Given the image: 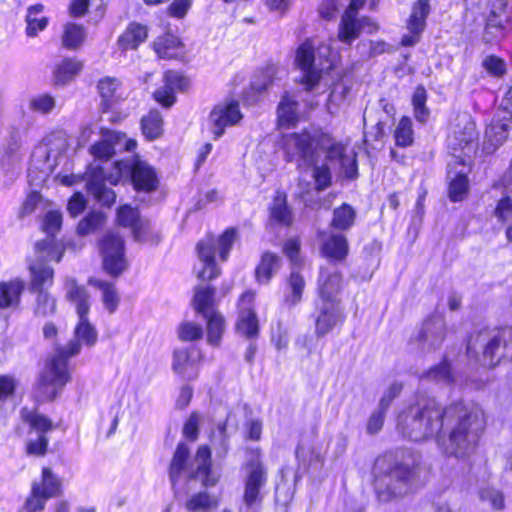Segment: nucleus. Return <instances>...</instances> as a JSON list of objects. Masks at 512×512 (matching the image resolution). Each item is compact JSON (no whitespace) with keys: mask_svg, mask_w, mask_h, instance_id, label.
<instances>
[{"mask_svg":"<svg viewBox=\"0 0 512 512\" xmlns=\"http://www.w3.org/2000/svg\"><path fill=\"white\" fill-rule=\"evenodd\" d=\"M485 427L484 412L462 402L442 407L434 398L419 397L398 416L397 428L404 437L423 441L435 437L448 456L471 455Z\"/></svg>","mask_w":512,"mask_h":512,"instance_id":"nucleus-1","label":"nucleus"},{"mask_svg":"<svg viewBox=\"0 0 512 512\" xmlns=\"http://www.w3.org/2000/svg\"><path fill=\"white\" fill-rule=\"evenodd\" d=\"M74 337L67 345L56 348L54 354L46 360L37 384L39 400L53 401L70 381L69 359L80 353L82 345L93 347L96 344L98 333L88 320V315L78 316Z\"/></svg>","mask_w":512,"mask_h":512,"instance_id":"nucleus-2","label":"nucleus"},{"mask_svg":"<svg viewBox=\"0 0 512 512\" xmlns=\"http://www.w3.org/2000/svg\"><path fill=\"white\" fill-rule=\"evenodd\" d=\"M123 176L131 179L133 187L138 191L151 192L157 189L159 181L155 170L145 161L128 159L117 161L114 172L106 175L104 168H92L87 181L88 192L102 205L111 206L116 200L115 192L105 186V181L116 185Z\"/></svg>","mask_w":512,"mask_h":512,"instance_id":"nucleus-3","label":"nucleus"},{"mask_svg":"<svg viewBox=\"0 0 512 512\" xmlns=\"http://www.w3.org/2000/svg\"><path fill=\"white\" fill-rule=\"evenodd\" d=\"M421 464L419 456L408 454L401 461L389 456L375 462V492L380 502L403 497L418 486Z\"/></svg>","mask_w":512,"mask_h":512,"instance_id":"nucleus-4","label":"nucleus"},{"mask_svg":"<svg viewBox=\"0 0 512 512\" xmlns=\"http://www.w3.org/2000/svg\"><path fill=\"white\" fill-rule=\"evenodd\" d=\"M281 147L285 159L289 162L296 161L300 168L312 165L315 156H319L321 152L326 153L328 160L339 158L342 164L349 160L344 146L335 142L329 134L322 132L286 134L282 137Z\"/></svg>","mask_w":512,"mask_h":512,"instance_id":"nucleus-5","label":"nucleus"},{"mask_svg":"<svg viewBox=\"0 0 512 512\" xmlns=\"http://www.w3.org/2000/svg\"><path fill=\"white\" fill-rule=\"evenodd\" d=\"M467 354L489 367L504 359L512 360V327L483 329L472 334L467 343Z\"/></svg>","mask_w":512,"mask_h":512,"instance_id":"nucleus-6","label":"nucleus"},{"mask_svg":"<svg viewBox=\"0 0 512 512\" xmlns=\"http://www.w3.org/2000/svg\"><path fill=\"white\" fill-rule=\"evenodd\" d=\"M189 448L184 443H179L172 457L169 477L173 489L180 479L182 472L189 473V479L200 480L204 487H213L218 482V476L211 473V451L207 445L198 448L193 463L188 466Z\"/></svg>","mask_w":512,"mask_h":512,"instance_id":"nucleus-7","label":"nucleus"},{"mask_svg":"<svg viewBox=\"0 0 512 512\" xmlns=\"http://www.w3.org/2000/svg\"><path fill=\"white\" fill-rule=\"evenodd\" d=\"M235 239L236 230L229 228L219 237L207 235L197 243L198 259L203 266L197 273L199 279L210 281L220 275L221 270L217 261L224 262L228 259Z\"/></svg>","mask_w":512,"mask_h":512,"instance_id":"nucleus-8","label":"nucleus"},{"mask_svg":"<svg viewBox=\"0 0 512 512\" xmlns=\"http://www.w3.org/2000/svg\"><path fill=\"white\" fill-rule=\"evenodd\" d=\"M317 57L309 42L303 43L296 52L295 62L303 72L302 83L307 91H312L319 83L321 73L333 68L334 59L328 46H320L317 49Z\"/></svg>","mask_w":512,"mask_h":512,"instance_id":"nucleus-9","label":"nucleus"},{"mask_svg":"<svg viewBox=\"0 0 512 512\" xmlns=\"http://www.w3.org/2000/svg\"><path fill=\"white\" fill-rule=\"evenodd\" d=\"M62 225V214L58 210H50L46 213L42 221V229L48 235L51 236L42 241H38L35 244V250L38 254V260L40 262L55 260L59 262L63 255V249L55 243L53 236L60 230Z\"/></svg>","mask_w":512,"mask_h":512,"instance_id":"nucleus-10","label":"nucleus"},{"mask_svg":"<svg viewBox=\"0 0 512 512\" xmlns=\"http://www.w3.org/2000/svg\"><path fill=\"white\" fill-rule=\"evenodd\" d=\"M100 136V140L90 147V153L96 159L107 161L117 152L133 151L136 148V141L120 132L102 128Z\"/></svg>","mask_w":512,"mask_h":512,"instance_id":"nucleus-11","label":"nucleus"},{"mask_svg":"<svg viewBox=\"0 0 512 512\" xmlns=\"http://www.w3.org/2000/svg\"><path fill=\"white\" fill-rule=\"evenodd\" d=\"M104 270L112 276L120 275L126 269L124 240L114 232H108L100 242Z\"/></svg>","mask_w":512,"mask_h":512,"instance_id":"nucleus-12","label":"nucleus"},{"mask_svg":"<svg viewBox=\"0 0 512 512\" xmlns=\"http://www.w3.org/2000/svg\"><path fill=\"white\" fill-rule=\"evenodd\" d=\"M476 139L475 123L470 116L464 114L457 117L452 133L448 137V144L453 153L462 151L463 156H470L476 147Z\"/></svg>","mask_w":512,"mask_h":512,"instance_id":"nucleus-13","label":"nucleus"},{"mask_svg":"<svg viewBox=\"0 0 512 512\" xmlns=\"http://www.w3.org/2000/svg\"><path fill=\"white\" fill-rule=\"evenodd\" d=\"M267 483V471L259 461H252L246 466V476L244 479L243 502L248 506L260 504L263 501L264 494L262 490Z\"/></svg>","mask_w":512,"mask_h":512,"instance_id":"nucleus-14","label":"nucleus"},{"mask_svg":"<svg viewBox=\"0 0 512 512\" xmlns=\"http://www.w3.org/2000/svg\"><path fill=\"white\" fill-rule=\"evenodd\" d=\"M242 114L237 101L219 103L209 114V127L214 135V139L220 138L226 127L236 125L241 119Z\"/></svg>","mask_w":512,"mask_h":512,"instance_id":"nucleus-15","label":"nucleus"},{"mask_svg":"<svg viewBox=\"0 0 512 512\" xmlns=\"http://www.w3.org/2000/svg\"><path fill=\"white\" fill-rule=\"evenodd\" d=\"M446 337V322L441 315L428 317L418 332L416 341L423 351L439 349Z\"/></svg>","mask_w":512,"mask_h":512,"instance_id":"nucleus-16","label":"nucleus"},{"mask_svg":"<svg viewBox=\"0 0 512 512\" xmlns=\"http://www.w3.org/2000/svg\"><path fill=\"white\" fill-rule=\"evenodd\" d=\"M345 320L341 302H317L315 315V335L320 338L331 332Z\"/></svg>","mask_w":512,"mask_h":512,"instance_id":"nucleus-17","label":"nucleus"},{"mask_svg":"<svg viewBox=\"0 0 512 512\" xmlns=\"http://www.w3.org/2000/svg\"><path fill=\"white\" fill-rule=\"evenodd\" d=\"M200 359L201 353L194 347L176 349L173 354L172 369L183 380H195L199 374Z\"/></svg>","mask_w":512,"mask_h":512,"instance_id":"nucleus-18","label":"nucleus"},{"mask_svg":"<svg viewBox=\"0 0 512 512\" xmlns=\"http://www.w3.org/2000/svg\"><path fill=\"white\" fill-rule=\"evenodd\" d=\"M377 30V23L368 17L357 19L356 16L342 15L337 37L342 43L350 45L363 31L373 33Z\"/></svg>","mask_w":512,"mask_h":512,"instance_id":"nucleus-19","label":"nucleus"},{"mask_svg":"<svg viewBox=\"0 0 512 512\" xmlns=\"http://www.w3.org/2000/svg\"><path fill=\"white\" fill-rule=\"evenodd\" d=\"M164 85L157 89L153 96L154 99L165 107L174 104L176 91H184L189 86V80L182 74L175 71H167L163 77Z\"/></svg>","mask_w":512,"mask_h":512,"instance_id":"nucleus-20","label":"nucleus"},{"mask_svg":"<svg viewBox=\"0 0 512 512\" xmlns=\"http://www.w3.org/2000/svg\"><path fill=\"white\" fill-rule=\"evenodd\" d=\"M254 300L252 292H245L239 299V318L236 323L238 333L247 338L256 337L258 334V319L251 305Z\"/></svg>","mask_w":512,"mask_h":512,"instance_id":"nucleus-21","label":"nucleus"},{"mask_svg":"<svg viewBox=\"0 0 512 512\" xmlns=\"http://www.w3.org/2000/svg\"><path fill=\"white\" fill-rule=\"evenodd\" d=\"M342 275L335 269L321 268L318 277V302H341L338 298Z\"/></svg>","mask_w":512,"mask_h":512,"instance_id":"nucleus-22","label":"nucleus"},{"mask_svg":"<svg viewBox=\"0 0 512 512\" xmlns=\"http://www.w3.org/2000/svg\"><path fill=\"white\" fill-rule=\"evenodd\" d=\"M349 160H346L344 164H342L341 160L339 158L333 159V161H339L341 166L348 165L349 170L347 171V174L349 176H352V173L356 171V163L355 159L351 158L350 156L346 155ZM318 157L315 156V162L310 165L309 167H313L312 169V177L314 179L315 189L318 191H323L327 189L331 185L332 181V174H331V168L328 165L327 161L328 159L325 157V161L321 164L318 163ZM329 162H332V160H329Z\"/></svg>","mask_w":512,"mask_h":512,"instance_id":"nucleus-23","label":"nucleus"},{"mask_svg":"<svg viewBox=\"0 0 512 512\" xmlns=\"http://www.w3.org/2000/svg\"><path fill=\"white\" fill-rule=\"evenodd\" d=\"M117 220L121 226L130 227L136 241H146V233L150 229L149 222H143L140 219L139 211L129 205H124L118 209Z\"/></svg>","mask_w":512,"mask_h":512,"instance_id":"nucleus-24","label":"nucleus"},{"mask_svg":"<svg viewBox=\"0 0 512 512\" xmlns=\"http://www.w3.org/2000/svg\"><path fill=\"white\" fill-rule=\"evenodd\" d=\"M504 7L505 4L502 2L499 4V6H496V4L493 5L492 10L487 17L486 27L483 35L485 42H494L506 34V31L508 30V24L510 22V17L506 14H502L501 12L498 13L496 10H502Z\"/></svg>","mask_w":512,"mask_h":512,"instance_id":"nucleus-25","label":"nucleus"},{"mask_svg":"<svg viewBox=\"0 0 512 512\" xmlns=\"http://www.w3.org/2000/svg\"><path fill=\"white\" fill-rule=\"evenodd\" d=\"M305 286L304 276L298 268L293 267L286 279L283 304L289 309L298 305L302 301Z\"/></svg>","mask_w":512,"mask_h":512,"instance_id":"nucleus-26","label":"nucleus"},{"mask_svg":"<svg viewBox=\"0 0 512 512\" xmlns=\"http://www.w3.org/2000/svg\"><path fill=\"white\" fill-rule=\"evenodd\" d=\"M64 287L65 298L75 306L77 316L82 317L83 315H88L90 310V296L86 288L79 285L73 278H66Z\"/></svg>","mask_w":512,"mask_h":512,"instance_id":"nucleus-27","label":"nucleus"},{"mask_svg":"<svg viewBox=\"0 0 512 512\" xmlns=\"http://www.w3.org/2000/svg\"><path fill=\"white\" fill-rule=\"evenodd\" d=\"M32 488L47 500L62 495V482L50 468H43L41 480L34 482Z\"/></svg>","mask_w":512,"mask_h":512,"instance_id":"nucleus-28","label":"nucleus"},{"mask_svg":"<svg viewBox=\"0 0 512 512\" xmlns=\"http://www.w3.org/2000/svg\"><path fill=\"white\" fill-rule=\"evenodd\" d=\"M23 290L24 282L19 279L0 283V309L17 307Z\"/></svg>","mask_w":512,"mask_h":512,"instance_id":"nucleus-29","label":"nucleus"},{"mask_svg":"<svg viewBox=\"0 0 512 512\" xmlns=\"http://www.w3.org/2000/svg\"><path fill=\"white\" fill-rule=\"evenodd\" d=\"M83 64L75 58H67L56 65L53 79L56 85H66L81 72Z\"/></svg>","mask_w":512,"mask_h":512,"instance_id":"nucleus-30","label":"nucleus"},{"mask_svg":"<svg viewBox=\"0 0 512 512\" xmlns=\"http://www.w3.org/2000/svg\"><path fill=\"white\" fill-rule=\"evenodd\" d=\"M508 135V125L500 121H492L485 132L483 150L487 154L493 153L506 139Z\"/></svg>","mask_w":512,"mask_h":512,"instance_id":"nucleus-31","label":"nucleus"},{"mask_svg":"<svg viewBox=\"0 0 512 512\" xmlns=\"http://www.w3.org/2000/svg\"><path fill=\"white\" fill-rule=\"evenodd\" d=\"M281 267V258L271 252H265L256 267V279L261 284H268Z\"/></svg>","mask_w":512,"mask_h":512,"instance_id":"nucleus-32","label":"nucleus"},{"mask_svg":"<svg viewBox=\"0 0 512 512\" xmlns=\"http://www.w3.org/2000/svg\"><path fill=\"white\" fill-rule=\"evenodd\" d=\"M147 35L148 30L145 25L132 22L119 37L118 43L125 50L136 49L141 43L145 42Z\"/></svg>","mask_w":512,"mask_h":512,"instance_id":"nucleus-33","label":"nucleus"},{"mask_svg":"<svg viewBox=\"0 0 512 512\" xmlns=\"http://www.w3.org/2000/svg\"><path fill=\"white\" fill-rule=\"evenodd\" d=\"M348 242L345 236L331 234L322 245V252L334 261H342L348 254Z\"/></svg>","mask_w":512,"mask_h":512,"instance_id":"nucleus-34","label":"nucleus"},{"mask_svg":"<svg viewBox=\"0 0 512 512\" xmlns=\"http://www.w3.org/2000/svg\"><path fill=\"white\" fill-rule=\"evenodd\" d=\"M153 47L160 58L173 59L181 53L182 43L178 37L168 33L158 37Z\"/></svg>","mask_w":512,"mask_h":512,"instance_id":"nucleus-35","label":"nucleus"},{"mask_svg":"<svg viewBox=\"0 0 512 512\" xmlns=\"http://www.w3.org/2000/svg\"><path fill=\"white\" fill-rule=\"evenodd\" d=\"M270 217L276 223L284 226H290L292 224V213L287 205V196L285 193H276L270 208Z\"/></svg>","mask_w":512,"mask_h":512,"instance_id":"nucleus-36","label":"nucleus"},{"mask_svg":"<svg viewBox=\"0 0 512 512\" xmlns=\"http://www.w3.org/2000/svg\"><path fill=\"white\" fill-rule=\"evenodd\" d=\"M218 504L216 496L207 492H198L185 502V508L188 512H211L218 507Z\"/></svg>","mask_w":512,"mask_h":512,"instance_id":"nucleus-37","label":"nucleus"},{"mask_svg":"<svg viewBox=\"0 0 512 512\" xmlns=\"http://www.w3.org/2000/svg\"><path fill=\"white\" fill-rule=\"evenodd\" d=\"M420 378L442 385H451L455 382L451 365L446 359L424 372Z\"/></svg>","mask_w":512,"mask_h":512,"instance_id":"nucleus-38","label":"nucleus"},{"mask_svg":"<svg viewBox=\"0 0 512 512\" xmlns=\"http://www.w3.org/2000/svg\"><path fill=\"white\" fill-rule=\"evenodd\" d=\"M298 103L290 96H284L278 105L277 114L280 126L290 127L298 121Z\"/></svg>","mask_w":512,"mask_h":512,"instance_id":"nucleus-39","label":"nucleus"},{"mask_svg":"<svg viewBox=\"0 0 512 512\" xmlns=\"http://www.w3.org/2000/svg\"><path fill=\"white\" fill-rule=\"evenodd\" d=\"M36 293L35 304L33 308L36 317H49L55 314L57 309L56 298L53 297L47 290L31 291Z\"/></svg>","mask_w":512,"mask_h":512,"instance_id":"nucleus-40","label":"nucleus"},{"mask_svg":"<svg viewBox=\"0 0 512 512\" xmlns=\"http://www.w3.org/2000/svg\"><path fill=\"white\" fill-rule=\"evenodd\" d=\"M29 270L32 276L30 291L45 290L46 284L52 285L54 271L51 267L41 263L30 264Z\"/></svg>","mask_w":512,"mask_h":512,"instance_id":"nucleus-41","label":"nucleus"},{"mask_svg":"<svg viewBox=\"0 0 512 512\" xmlns=\"http://www.w3.org/2000/svg\"><path fill=\"white\" fill-rule=\"evenodd\" d=\"M430 13L429 0H418L414 3L412 13L407 22L408 30L423 32L426 26V18Z\"/></svg>","mask_w":512,"mask_h":512,"instance_id":"nucleus-42","label":"nucleus"},{"mask_svg":"<svg viewBox=\"0 0 512 512\" xmlns=\"http://www.w3.org/2000/svg\"><path fill=\"white\" fill-rule=\"evenodd\" d=\"M215 289L213 287H198L193 297L194 309L203 316L209 315L213 306Z\"/></svg>","mask_w":512,"mask_h":512,"instance_id":"nucleus-43","label":"nucleus"},{"mask_svg":"<svg viewBox=\"0 0 512 512\" xmlns=\"http://www.w3.org/2000/svg\"><path fill=\"white\" fill-rule=\"evenodd\" d=\"M355 217V210L350 205L343 204L334 210L331 226L337 230H348L354 224Z\"/></svg>","mask_w":512,"mask_h":512,"instance_id":"nucleus-44","label":"nucleus"},{"mask_svg":"<svg viewBox=\"0 0 512 512\" xmlns=\"http://www.w3.org/2000/svg\"><path fill=\"white\" fill-rule=\"evenodd\" d=\"M43 11V5L37 4L29 7L28 14L26 16V33L29 37H34L37 35L39 31H42L46 28L48 24V19L44 16L38 17Z\"/></svg>","mask_w":512,"mask_h":512,"instance_id":"nucleus-45","label":"nucleus"},{"mask_svg":"<svg viewBox=\"0 0 512 512\" xmlns=\"http://www.w3.org/2000/svg\"><path fill=\"white\" fill-rule=\"evenodd\" d=\"M204 317L207 318V340L211 345H218L225 329L224 319L218 312Z\"/></svg>","mask_w":512,"mask_h":512,"instance_id":"nucleus-46","label":"nucleus"},{"mask_svg":"<svg viewBox=\"0 0 512 512\" xmlns=\"http://www.w3.org/2000/svg\"><path fill=\"white\" fill-rule=\"evenodd\" d=\"M89 282L102 291L104 306L110 313H113L119 304V296L114 285L103 280H90Z\"/></svg>","mask_w":512,"mask_h":512,"instance_id":"nucleus-47","label":"nucleus"},{"mask_svg":"<svg viewBox=\"0 0 512 512\" xmlns=\"http://www.w3.org/2000/svg\"><path fill=\"white\" fill-rule=\"evenodd\" d=\"M162 116L159 111L152 110L142 118L141 127L143 134L148 139H156L162 132Z\"/></svg>","mask_w":512,"mask_h":512,"instance_id":"nucleus-48","label":"nucleus"},{"mask_svg":"<svg viewBox=\"0 0 512 512\" xmlns=\"http://www.w3.org/2000/svg\"><path fill=\"white\" fill-rule=\"evenodd\" d=\"M85 37L86 34L82 25L69 23L64 29L63 45L68 49H77L82 45Z\"/></svg>","mask_w":512,"mask_h":512,"instance_id":"nucleus-49","label":"nucleus"},{"mask_svg":"<svg viewBox=\"0 0 512 512\" xmlns=\"http://www.w3.org/2000/svg\"><path fill=\"white\" fill-rule=\"evenodd\" d=\"M23 420L31 426V428L44 434L53 429L52 421L46 416L39 414L35 411H30L27 408L21 410Z\"/></svg>","mask_w":512,"mask_h":512,"instance_id":"nucleus-50","label":"nucleus"},{"mask_svg":"<svg viewBox=\"0 0 512 512\" xmlns=\"http://www.w3.org/2000/svg\"><path fill=\"white\" fill-rule=\"evenodd\" d=\"M427 100V92L423 86H418L412 97V104L414 107V116L419 122H426L429 118L430 112L425 106Z\"/></svg>","mask_w":512,"mask_h":512,"instance_id":"nucleus-51","label":"nucleus"},{"mask_svg":"<svg viewBox=\"0 0 512 512\" xmlns=\"http://www.w3.org/2000/svg\"><path fill=\"white\" fill-rule=\"evenodd\" d=\"M395 143L400 147L410 146L413 142L412 121L408 117H403L399 121L394 132Z\"/></svg>","mask_w":512,"mask_h":512,"instance_id":"nucleus-52","label":"nucleus"},{"mask_svg":"<svg viewBox=\"0 0 512 512\" xmlns=\"http://www.w3.org/2000/svg\"><path fill=\"white\" fill-rule=\"evenodd\" d=\"M97 88L103 101L108 106L118 97L120 82L116 78L106 77L98 82Z\"/></svg>","mask_w":512,"mask_h":512,"instance_id":"nucleus-53","label":"nucleus"},{"mask_svg":"<svg viewBox=\"0 0 512 512\" xmlns=\"http://www.w3.org/2000/svg\"><path fill=\"white\" fill-rule=\"evenodd\" d=\"M23 146V131L16 127H11L7 138L4 154L9 159L16 158Z\"/></svg>","mask_w":512,"mask_h":512,"instance_id":"nucleus-54","label":"nucleus"},{"mask_svg":"<svg viewBox=\"0 0 512 512\" xmlns=\"http://www.w3.org/2000/svg\"><path fill=\"white\" fill-rule=\"evenodd\" d=\"M105 222V216L101 212H91L82 219L77 227V232L81 236L95 232Z\"/></svg>","mask_w":512,"mask_h":512,"instance_id":"nucleus-55","label":"nucleus"},{"mask_svg":"<svg viewBox=\"0 0 512 512\" xmlns=\"http://www.w3.org/2000/svg\"><path fill=\"white\" fill-rule=\"evenodd\" d=\"M468 191L467 177L460 172L449 185V198L453 202L461 201Z\"/></svg>","mask_w":512,"mask_h":512,"instance_id":"nucleus-56","label":"nucleus"},{"mask_svg":"<svg viewBox=\"0 0 512 512\" xmlns=\"http://www.w3.org/2000/svg\"><path fill=\"white\" fill-rule=\"evenodd\" d=\"M178 335L182 341H194L203 336L202 327L194 322H184L178 328Z\"/></svg>","mask_w":512,"mask_h":512,"instance_id":"nucleus-57","label":"nucleus"},{"mask_svg":"<svg viewBox=\"0 0 512 512\" xmlns=\"http://www.w3.org/2000/svg\"><path fill=\"white\" fill-rule=\"evenodd\" d=\"M480 499L484 502H488L495 510H502L504 508L503 494L493 488H483L480 491Z\"/></svg>","mask_w":512,"mask_h":512,"instance_id":"nucleus-58","label":"nucleus"},{"mask_svg":"<svg viewBox=\"0 0 512 512\" xmlns=\"http://www.w3.org/2000/svg\"><path fill=\"white\" fill-rule=\"evenodd\" d=\"M483 67L493 76H502L506 72V65L504 61L494 55L487 56L483 60Z\"/></svg>","mask_w":512,"mask_h":512,"instance_id":"nucleus-59","label":"nucleus"},{"mask_svg":"<svg viewBox=\"0 0 512 512\" xmlns=\"http://www.w3.org/2000/svg\"><path fill=\"white\" fill-rule=\"evenodd\" d=\"M403 389V385L399 382L392 383L387 390L384 392L382 398L379 401L378 406L382 410H388L393 400L398 397Z\"/></svg>","mask_w":512,"mask_h":512,"instance_id":"nucleus-60","label":"nucleus"},{"mask_svg":"<svg viewBox=\"0 0 512 512\" xmlns=\"http://www.w3.org/2000/svg\"><path fill=\"white\" fill-rule=\"evenodd\" d=\"M386 412L387 410H382L378 406L377 409L371 414L366 426L368 434H376L382 429Z\"/></svg>","mask_w":512,"mask_h":512,"instance_id":"nucleus-61","label":"nucleus"},{"mask_svg":"<svg viewBox=\"0 0 512 512\" xmlns=\"http://www.w3.org/2000/svg\"><path fill=\"white\" fill-rule=\"evenodd\" d=\"M55 106V100L52 96L44 94L33 98L30 102V108L42 113L50 112Z\"/></svg>","mask_w":512,"mask_h":512,"instance_id":"nucleus-62","label":"nucleus"},{"mask_svg":"<svg viewBox=\"0 0 512 512\" xmlns=\"http://www.w3.org/2000/svg\"><path fill=\"white\" fill-rule=\"evenodd\" d=\"M47 499L36 493V490L31 488V493L25 501V510L27 512H40L45 508Z\"/></svg>","mask_w":512,"mask_h":512,"instance_id":"nucleus-63","label":"nucleus"},{"mask_svg":"<svg viewBox=\"0 0 512 512\" xmlns=\"http://www.w3.org/2000/svg\"><path fill=\"white\" fill-rule=\"evenodd\" d=\"M498 220L505 222L512 217V200L510 197L500 199L494 211Z\"/></svg>","mask_w":512,"mask_h":512,"instance_id":"nucleus-64","label":"nucleus"}]
</instances>
